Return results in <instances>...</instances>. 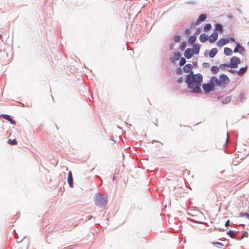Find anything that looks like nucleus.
Segmentation results:
<instances>
[{
	"label": "nucleus",
	"mask_w": 249,
	"mask_h": 249,
	"mask_svg": "<svg viewBox=\"0 0 249 249\" xmlns=\"http://www.w3.org/2000/svg\"><path fill=\"white\" fill-rule=\"evenodd\" d=\"M228 139H229V137H228V136L227 135V139H226V142H227L228 140Z\"/></svg>",
	"instance_id": "nucleus-38"
},
{
	"label": "nucleus",
	"mask_w": 249,
	"mask_h": 249,
	"mask_svg": "<svg viewBox=\"0 0 249 249\" xmlns=\"http://www.w3.org/2000/svg\"><path fill=\"white\" fill-rule=\"evenodd\" d=\"M229 42L230 41H232V42H235V40L234 38L230 37V38H229Z\"/></svg>",
	"instance_id": "nucleus-34"
},
{
	"label": "nucleus",
	"mask_w": 249,
	"mask_h": 249,
	"mask_svg": "<svg viewBox=\"0 0 249 249\" xmlns=\"http://www.w3.org/2000/svg\"><path fill=\"white\" fill-rule=\"evenodd\" d=\"M68 181L70 187H73V178L72 173L71 171L68 172Z\"/></svg>",
	"instance_id": "nucleus-9"
},
{
	"label": "nucleus",
	"mask_w": 249,
	"mask_h": 249,
	"mask_svg": "<svg viewBox=\"0 0 249 249\" xmlns=\"http://www.w3.org/2000/svg\"><path fill=\"white\" fill-rule=\"evenodd\" d=\"M230 220H227V221L225 223V226L228 227L230 225Z\"/></svg>",
	"instance_id": "nucleus-33"
},
{
	"label": "nucleus",
	"mask_w": 249,
	"mask_h": 249,
	"mask_svg": "<svg viewBox=\"0 0 249 249\" xmlns=\"http://www.w3.org/2000/svg\"><path fill=\"white\" fill-rule=\"evenodd\" d=\"M196 40V37L194 36H191L189 37L188 39V43L190 44H193Z\"/></svg>",
	"instance_id": "nucleus-19"
},
{
	"label": "nucleus",
	"mask_w": 249,
	"mask_h": 249,
	"mask_svg": "<svg viewBox=\"0 0 249 249\" xmlns=\"http://www.w3.org/2000/svg\"><path fill=\"white\" fill-rule=\"evenodd\" d=\"M219 68L222 70H225L227 69L228 67H230L229 64H221L219 65Z\"/></svg>",
	"instance_id": "nucleus-22"
},
{
	"label": "nucleus",
	"mask_w": 249,
	"mask_h": 249,
	"mask_svg": "<svg viewBox=\"0 0 249 249\" xmlns=\"http://www.w3.org/2000/svg\"><path fill=\"white\" fill-rule=\"evenodd\" d=\"M193 50L190 48H187L184 52V56L187 59L191 58L194 54Z\"/></svg>",
	"instance_id": "nucleus-6"
},
{
	"label": "nucleus",
	"mask_w": 249,
	"mask_h": 249,
	"mask_svg": "<svg viewBox=\"0 0 249 249\" xmlns=\"http://www.w3.org/2000/svg\"><path fill=\"white\" fill-rule=\"evenodd\" d=\"M240 58L236 56H233L230 59V67L231 68H236L240 63Z\"/></svg>",
	"instance_id": "nucleus-3"
},
{
	"label": "nucleus",
	"mask_w": 249,
	"mask_h": 249,
	"mask_svg": "<svg viewBox=\"0 0 249 249\" xmlns=\"http://www.w3.org/2000/svg\"><path fill=\"white\" fill-rule=\"evenodd\" d=\"M229 71L231 72V73H233L234 71H232V70H229Z\"/></svg>",
	"instance_id": "nucleus-37"
},
{
	"label": "nucleus",
	"mask_w": 249,
	"mask_h": 249,
	"mask_svg": "<svg viewBox=\"0 0 249 249\" xmlns=\"http://www.w3.org/2000/svg\"><path fill=\"white\" fill-rule=\"evenodd\" d=\"M224 52L225 54L226 55H228V56H230L232 53V51L231 49L228 47L225 48L224 50Z\"/></svg>",
	"instance_id": "nucleus-15"
},
{
	"label": "nucleus",
	"mask_w": 249,
	"mask_h": 249,
	"mask_svg": "<svg viewBox=\"0 0 249 249\" xmlns=\"http://www.w3.org/2000/svg\"><path fill=\"white\" fill-rule=\"evenodd\" d=\"M176 73L178 75H181L182 74V70L180 68H178L176 70Z\"/></svg>",
	"instance_id": "nucleus-26"
},
{
	"label": "nucleus",
	"mask_w": 249,
	"mask_h": 249,
	"mask_svg": "<svg viewBox=\"0 0 249 249\" xmlns=\"http://www.w3.org/2000/svg\"><path fill=\"white\" fill-rule=\"evenodd\" d=\"M230 82V80L227 75L221 74L218 78L214 76L211 77L208 83L202 85V88L206 93H209L214 91L216 87L225 88Z\"/></svg>",
	"instance_id": "nucleus-1"
},
{
	"label": "nucleus",
	"mask_w": 249,
	"mask_h": 249,
	"mask_svg": "<svg viewBox=\"0 0 249 249\" xmlns=\"http://www.w3.org/2000/svg\"><path fill=\"white\" fill-rule=\"evenodd\" d=\"M193 69V66H192V65L191 64H186V65H185V66L183 67V71L185 72H191V73L192 72H191V71Z\"/></svg>",
	"instance_id": "nucleus-11"
},
{
	"label": "nucleus",
	"mask_w": 249,
	"mask_h": 249,
	"mask_svg": "<svg viewBox=\"0 0 249 249\" xmlns=\"http://www.w3.org/2000/svg\"><path fill=\"white\" fill-rule=\"evenodd\" d=\"M227 234L232 238H235V233L232 231H229L227 232Z\"/></svg>",
	"instance_id": "nucleus-21"
},
{
	"label": "nucleus",
	"mask_w": 249,
	"mask_h": 249,
	"mask_svg": "<svg viewBox=\"0 0 249 249\" xmlns=\"http://www.w3.org/2000/svg\"><path fill=\"white\" fill-rule=\"evenodd\" d=\"M244 51V48L240 45L239 43H236V46L234 48L233 52L234 53L239 52L240 53H242Z\"/></svg>",
	"instance_id": "nucleus-10"
},
{
	"label": "nucleus",
	"mask_w": 249,
	"mask_h": 249,
	"mask_svg": "<svg viewBox=\"0 0 249 249\" xmlns=\"http://www.w3.org/2000/svg\"><path fill=\"white\" fill-rule=\"evenodd\" d=\"M231 101V97H227L223 100L222 102L223 104H228L229 102H230Z\"/></svg>",
	"instance_id": "nucleus-23"
},
{
	"label": "nucleus",
	"mask_w": 249,
	"mask_h": 249,
	"mask_svg": "<svg viewBox=\"0 0 249 249\" xmlns=\"http://www.w3.org/2000/svg\"><path fill=\"white\" fill-rule=\"evenodd\" d=\"M206 15L204 14H201L196 21V24L199 25L201 22L204 21L206 19Z\"/></svg>",
	"instance_id": "nucleus-8"
},
{
	"label": "nucleus",
	"mask_w": 249,
	"mask_h": 249,
	"mask_svg": "<svg viewBox=\"0 0 249 249\" xmlns=\"http://www.w3.org/2000/svg\"><path fill=\"white\" fill-rule=\"evenodd\" d=\"M95 204L99 207H104L107 204V200L104 196H98L95 201Z\"/></svg>",
	"instance_id": "nucleus-4"
},
{
	"label": "nucleus",
	"mask_w": 249,
	"mask_h": 249,
	"mask_svg": "<svg viewBox=\"0 0 249 249\" xmlns=\"http://www.w3.org/2000/svg\"><path fill=\"white\" fill-rule=\"evenodd\" d=\"M199 40L202 42H205L207 40H209V36L205 34H202L199 36Z\"/></svg>",
	"instance_id": "nucleus-13"
},
{
	"label": "nucleus",
	"mask_w": 249,
	"mask_h": 249,
	"mask_svg": "<svg viewBox=\"0 0 249 249\" xmlns=\"http://www.w3.org/2000/svg\"><path fill=\"white\" fill-rule=\"evenodd\" d=\"M219 69H220L219 67L216 66H213L211 68V71L213 74L217 73L219 71Z\"/></svg>",
	"instance_id": "nucleus-17"
},
{
	"label": "nucleus",
	"mask_w": 249,
	"mask_h": 249,
	"mask_svg": "<svg viewBox=\"0 0 249 249\" xmlns=\"http://www.w3.org/2000/svg\"><path fill=\"white\" fill-rule=\"evenodd\" d=\"M249 235L248 232L246 231H244L242 232V235L241 239H243L244 237H247Z\"/></svg>",
	"instance_id": "nucleus-29"
},
{
	"label": "nucleus",
	"mask_w": 249,
	"mask_h": 249,
	"mask_svg": "<svg viewBox=\"0 0 249 249\" xmlns=\"http://www.w3.org/2000/svg\"><path fill=\"white\" fill-rule=\"evenodd\" d=\"M203 81V77L200 74H193V72L186 75L185 82L188 85V88L194 93L201 92V84Z\"/></svg>",
	"instance_id": "nucleus-2"
},
{
	"label": "nucleus",
	"mask_w": 249,
	"mask_h": 249,
	"mask_svg": "<svg viewBox=\"0 0 249 249\" xmlns=\"http://www.w3.org/2000/svg\"><path fill=\"white\" fill-rule=\"evenodd\" d=\"M217 53V50L216 48H213L212 49L210 53H209V56L211 58H213L214 57V56L216 55V54Z\"/></svg>",
	"instance_id": "nucleus-16"
},
{
	"label": "nucleus",
	"mask_w": 249,
	"mask_h": 249,
	"mask_svg": "<svg viewBox=\"0 0 249 249\" xmlns=\"http://www.w3.org/2000/svg\"><path fill=\"white\" fill-rule=\"evenodd\" d=\"M185 47H186V43L182 42L180 45V49L181 50H183L185 49Z\"/></svg>",
	"instance_id": "nucleus-31"
},
{
	"label": "nucleus",
	"mask_w": 249,
	"mask_h": 249,
	"mask_svg": "<svg viewBox=\"0 0 249 249\" xmlns=\"http://www.w3.org/2000/svg\"><path fill=\"white\" fill-rule=\"evenodd\" d=\"M246 216V217L249 219V213H245V214Z\"/></svg>",
	"instance_id": "nucleus-36"
},
{
	"label": "nucleus",
	"mask_w": 249,
	"mask_h": 249,
	"mask_svg": "<svg viewBox=\"0 0 249 249\" xmlns=\"http://www.w3.org/2000/svg\"><path fill=\"white\" fill-rule=\"evenodd\" d=\"M215 30L220 31L221 33L223 32L222 27L220 24H216L215 25Z\"/></svg>",
	"instance_id": "nucleus-20"
},
{
	"label": "nucleus",
	"mask_w": 249,
	"mask_h": 249,
	"mask_svg": "<svg viewBox=\"0 0 249 249\" xmlns=\"http://www.w3.org/2000/svg\"><path fill=\"white\" fill-rule=\"evenodd\" d=\"M218 38V33L216 32H214L213 33L210 37H209V41L210 43H213Z\"/></svg>",
	"instance_id": "nucleus-7"
},
{
	"label": "nucleus",
	"mask_w": 249,
	"mask_h": 249,
	"mask_svg": "<svg viewBox=\"0 0 249 249\" xmlns=\"http://www.w3.org/2000/svg\"><path fill=\"white\" fill-rule=\"evenodd\" d=\"M180 40V37L179 36H177L174 38V41L176 42H179Z\"/></svg>",
	"instance_id": "nucleus-30"
},
{
	"label": "nucleus",
	"mask_w": 249,
	"mask_h": 249,
	"mask_svg": "<svg viewBox=\"0 0 249 249\" xmlns=\"http://www.w3.org/2000/svg\"><path fill=\"white\" fill-rule=\"evenodd\" d=\"M177 82L178 83V84H180L181 83L183 82V77H179V78H178L177 80Z\"/></svg>",
	"instance_id": "nucleus-32"
},
{
	"label": "nucleus",
	"mask_w": 249,
	"mask_h": 249,
	"mask_svg": "<svg viewBox=\"0 0 249 249\" xmlns=\"http://www.w3.org/2000/svg\"><path fill=\"white\" fill-rule=\"evenodd\" d=\"M186 59L183 58V57H182L181 59H180V62H179V65L180 66H183L184 65L185 63H186Z\"/></svg>",
	"instance_id": "nucleus-28"
},
{
	"label": "nucleus",
	"mask_w": 249,
	"mask_h": 249,
	"mask_svg": "<svg viewBox=\"0 0 249 249\" xmlns=\"http://www.w3.org/2000/svg\"><path fill=\"white\" fill-rule=\"evenodd\" d=\"M213 244H217V245H219L220 246H223V244L220 242H216V243H213Z\"/></svg>",
	"instance_id": "nucleus-35"
},
{
	"label": "nucleus",
	"mask_w": 249,
	"mask_h": 249,
	"mask_svg": "<svg viewBox=\"0 0 249 249\" xmlns=\"http://www.w3.org/2000/svg\"><path fill=\"white\" fill-rule=\"evenodd\" d=\"M5 119L9 121L12 124H14L15 123V121L13 120L9 115H6Z\"/></svg>",
	"instance_id": "nucleus-27"
},
{
	"label": "nucleus",
	"mask_w": 249,
	"mask_h": 249,
	"mask_svg": "<svg viewBox=\"0 0 249 249\" xmlns=\"http://www.w3.org/2000/svg\"><path fill=\"white\" fill-rule=\"evenodd\" d=\"M229 42V39L228 38H220L216 43L218 47H222Z\"/></svg>",
	"instance_id": "nucleus-5"
},
{
	"label": "nucleus",
	"mask_w": 249,
	"mask_h": 249,
	"mask_svg": "<svg viewBox=\"0 0 249 249\" xmlns=\"http://www.w3.org/2000/svg\"><path fill=\"white\" fill-rule=\"evenodd\" d=\"M200 50V45L196 44L193 45V48L192 50H193V52L195 54H197L199 53Z\"/></svg>",
	"instance_id": "nucleus-14"
},
{
	"label": "nucleus",
	"mask_w": 249,
	"mask_h": 249,
	"mask_svg": "<svg viewBox=\"0 0 249 249\" xmlns=\"http://www.w3.org/2000/svg\"><path fill=\"white\" fill-rule=\"evenodd\" d=\"M181 54L177 52L174 54L173 58L171 60V62L173 63L175 62V61L178 60L180 59Z\"/></svg>",
	"instance_id": "nucleus-12"
},
{
	"label": "nucleus",
	"mask_w": 249,
	"mask_h": 249,
	"mask_svg": "<svg viewBox=\"0 0 249 249\" xmlns=\"http://www.w3.org/2000/svg\"><path fill=\"white\" fill-rule=\"evenodd\" d=\"M247 68V67H242V68H240L238 71H237L236 72L237 73V74L239 75H241L243 74V73H244L246 71Z\"/></svg>",
	"instance_id": "nucleus-18"
},
{
	"label": "nucleus",
	"mask_w": 249,
	"mask_h": 249,
	"mask_svg": "<svg viewBox=\"0 0 249 249\" xmlns=\"http://www.w3.org/2000/svg\"><path fill=\"white\" fill-rule=\"evenodd\" d=\"M8 143L12 144V145H16L18 143L17 140L16 139H14L13 140L11 139H9L8 141Z\"/></svg>",
	"instance_id": "nucleus-25"
},
{
	"label": "nucleus",
	"mask_w": 249,
	"mask_h": 249,
	"mask_svg": "<svg viewBox=\"0 0 249 249\" xmlns=\"http://www.w3.org/2000/svg\"><path fill=\"white\" fill-rule=\"evenodd\" d=\"M211 28H212V26L209 23H207V24H205V26H204V30L205 31H208L210 30V29H211Z\"/></svg>",
	"instance_id": "nucleus-24"
}]
</instances>
